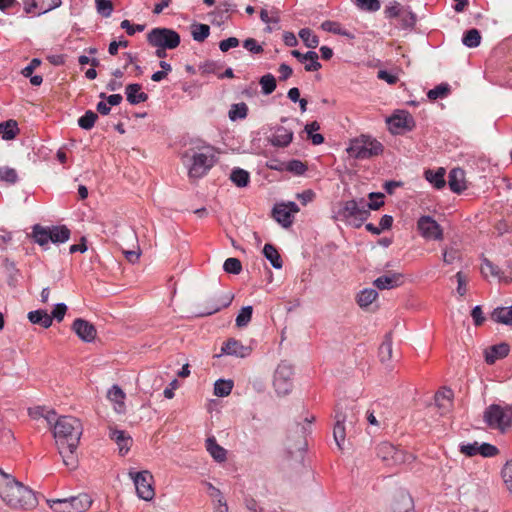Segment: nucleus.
<instances>
[{
	"instance_id": "nucleus-64",
	"label": "nucleus",
	"mask_w": 512,
	"mask_h": 512,
	"mask_svg": "<svg viewBox=\"0 0 512 512\" xmlns=\"http://www.w3.org/2000/svg\"><path fill=\"white\" fill-rule=\"evenodd\" d=\"M210 497L214 502L218 503V506H215V512H228V505L222 492L219 489H217L216 493H213Z\"/></svg>"
},
{
	"instance_id": "nucleus-60",
	"label": "nucleus",
	"mask_w": 512,
	"mask_h": 512,
	"mask_svg": "<svg viewBox=\"0 0 512 512\" xmlns=\"http://www.w3.org/2000/svg\"><path fill=\"white\" fill-rule=\"evenodd\" d=\"M501 474L507 490L512 494V460L506 462Z\"/></svg>"
},
{
	"instance_id": "nucleus-18",
	"label": "nucleus",
	"mask_w": 512,
	"mask_h": 512,
	"mask_svg": "<svg viewBox=\"0 0 512 512\" xmlns=\"http://www.w3.org/2000/svg\"><path fill=\"white\" fill-rule=\"evenodd\" d=\"M291 55L301 63H305L306 71L312 72L321 68V64L318 61V54L315 51H308L307 53L303 54L298 50H292Z\"/></svg>"
},
{
	"instance_id": "nucleus-1",
	"label": "nucleus",
	"mask_w": 512,
	"mask_h": 512,
	"mask_svg": "<svg viewBox=\"0 0 512 512\" xmlns=\"http://www.w3.org/2000/svg\"><path fill=\"white\" fill-rule=\"evenodd\" d=\"M49 428L57 444L66 445L67 448H77L83 433V425L78 418L57 415Z\"/></svg>"
},
{
	"instance_id": "nucleus-30",
	"label": "nucleus",
	"mask_w": 512,
	"mask_h": 512,
	"mask_svg": "<svg viewBox=\"0 0 512 512\" xmlns=\"http://www.w3.org/2000/svg\"><path fill=\"white\" fill-rule=\"evenodd\" d=\"M390 123L396 128L411 129L414 125V120L408 112L399 111L390 118Z\"/></svg>"
},
{
	"instance_id": "nucleus-17",
	"label": "nucleus",
	"mask_w": 512,
	"mask_h": 512,
	"mask_svg": "<svg viewBox=\"0 0 512 512\" xmlns=\"http://www.w3.org/2000/svg\"><path fill=\"white\" fill-rule=\"evenodd\" d=\"M221 352L226 355L245 358L251 354V348L244 346L240 341L234 338H230L223 343Z\"/></svg>"
},
{
	"instance_id": "nucleus-56",
	"label": "nucleus",
	"mask_w": 512,
	"mask_h": 512,
	"mask_svg": "<svg viewBox=\"0 0 512 512\" xmlns=\"http://www.w3.org/2000/svg\"><path fill=\"white\" fill-rule=\"evenodd\" d=\"M223 269L227 273L237 275L242 271V264L239 259L230 257L225 260Z\"/></svg>"
},
{
	"instance_id": "nucleus-6",
	"label": "nucleus",
	"mask_w": 512,
	"mask_h": 512,
	"mask_svg": "<svg viewBox=\"0 0 512 512\" xmlns=\"http://www.w3.org/2000/svg\"><path fill=\"white\" fill-rule=\"evenodd\" d=\"M483 417L490 428L505 432L512 423V405L491 404L484 411Z\"/></svg>"
},
{
	"instance_id": "nucleus-19",
	"label": "nucleus",
	"mask_w": 512,
	"mask_h": 512,
	"mask_svg": "<svg viewBox=\"0 0 512 512\" xmlns=\"http://www.w3.org/2000/svg\"><path fill=\"white\" fill-rule=\"evenodd\" d=\"M402 274L400 273H389L382 275L374 280V285L380 289H392L402 284Z\"/></svg>"
},
{
	"instance_id": "nucleus-38",
	"label": "nucleus",
	"mask_w": 512,
	"mask_h": 512,
	"mask_svg": "<svg viewBox=\"0 0 512 512\" xmlns=\"http://www.w3.org/2000/svg\"><path fill=\"white\" fill-rule=\"evenodd\" d=\"M392 337L391 333L385 335L384 341L379 347V358L382 363L389 362L392 359Z\"/></svg>"
},
{
	"instance_id": "nucleus-20",
	"label": "nucleus",
	"mask_w": 512,
	"mask_h": 512,
	"mask_svg": "<svg viewBox=\"0 0 512 512\" xmlns=\"http://www.w3.org/2000/svg\"><path fill=\"white\" fill-rule=\"evenodd\" d=\"M31 237L35 243H37L43 249H47L51 239L49 226L35 224L32 227Z\"/></svg>"
},
{
	"instance_id": "nucleus-16",
	"label": "nucleus",
	"mask_w": 512,
	"mask_h": 512,
	"mask_svg": "<svg viewBox=\"0 0 512 512\" xmlns=\"http://www.w3.org/2000/svg\"><path fill=\"white\" fill-rule=\"evenodd\" d=\"M294 132L291 128L284 126L275 127L273 133L269 137L271 145L279 148L287 147L293 140Z\"/></svg>"
},
{
	"instance_id": "nucleus-10",
	"label": "nucleus",
	"mask_w": 512,
	"mask_h": 512,
	"mask_svg": "<svg viewBox=\"0 0 512 512\" xmlns=\"http://www.w3.org/2000/svg\"><path fill=\"white\" fill-rule=\"evenodd\" d=\"M377 457L385 466L391 468L411 463L415 459V456L408 450H379Z\"/></svg>"
},
{
	"instance_id": "nucleus-29",
	"label": "nucleus",
	"mask_w": 512,
	"mask_h": 512,
	"mask_svg": "<svg viewBox=\"0 0 512 512\" xmlns=\"http://www.w3.org/2000/svg\"><path fill=\"white\" fill-rule=\"evenodd\" d=\"M51 239L54 244H62L69 240L70 230L65 225L49 226Z\"/></svg>"
},
{
	"instance_id": "nucleus-34",
	"label": "nucleus",
	"mask_w": 512,
	"mask_h": 512,
	"mask_svg": "<svg viewBox=\"0 0 512 512\" xmlns=\"http://www.w3.org/2000/svg\"><path fill=\"white\" fill-rule=\"evenodd\" d=\"M230 180L240 188L246 187L250 182V174L242 168H234L230 174Z\"/></svg>"
},
{
	"instance_id": "nucleus-35",
	"label": "nucleus",
	"mask_w": 512,
	"mask_h": 512,
	"mask_svg": "<svg viewBox=\"0 0 512 512\" xmlns=\"http://www.w3.org/2000/svg\"><path fill=\"white\" fill-rule=\"evenodd\" d=\"M63 464L70 470H75L79 466V455L77 450H59Z\"/></svg>"
},
{
	"instance_id": "nucleus-48",
	"label": "nucleus",
	"mask_w": 512,
	"mask_h": 512,
	"mask_svg": "<svg viewBox=\"0 0 512 512\" xmlns=\"http://www.w3.org/2000/svg\"><path fill=\"white\" fill-rule=\"evenodd\" d=\"M259 84L264 95H270L276 89V79L270 73L263 75Z\"/></svg>"
},
{
	"instance_id": "nucleus-44",
	"label": "nucleus",
	"mask_w": 512,
	"mask_h": 512,
	"mask_svg": "<svg viewBox=\"0 0 512 512\" xmlns=\"http://www.w3.org/2000/svg\"><path fill=\"white\" fill-rule=\"evenodd\" d=\"M321 28L324 31L331 32L336 35H342L349 38H353V35L350 32L342 28L341 24L335 21L326 20L321 24Z\"/></svg>"
},
{
	"instance_id": "nucleus-52",
	"label": "nucleus",
	"mask_w": 512,
	"mask_h": 512,
	"mask_svg": "<svg viewBox=\"0 0 512 512\" xmlns=\"http://www.w3.org/2000/svg\"><path fill=\"white\" fill-rule=\"evenodd\" d=\"M47 504L55 512H72L70 511L69 498L48 499Z\"/></svg>"
},
{
	"instance_id": "nucleus-3",
	"label": "nucleus",
	"mask_w": 512,
	"mask_h": 512,
	"mask_svg": "<svg viewBox=\"0 0 512 512\" xmlns=\"http://www.w3.org/2000/svg\"><path fill=\"white\" fill-rule=\"evenodd\" d=\"M182 159L188 167L190 178H202L214 166L215 155L212 147L204 145L196 151L191 148L185 151Z\"/></svg>"
},
{
	"instance_id": "nucleus-43",
	"label": "nucleus",
	"mask_w": 512,
	"mask_h": 512,
	"mask_svg": "<svg viewBox=\"0 0 512 512\" xmlns=\"http://www.w3.org/2000/svg\"><path fill=\"white\" fill-rule=\"evenodd\" d=\"M233 386L234 383L232 380L218 379L214 383V395L218 397H226L231 393Z\"/></svg>"
},
{
	"instance_id": "nucleus-32",
	"label": "nucleus",
	"mask_w": 512,
	"mask_h": 512,
	"mask_svg": "<svg viewBox=\"0 0 512 512\" xmlns=\"http://www.w3.org/2000/svg\"><path fill=\"white\" fill-rule=\"evenodd\" d=\"M263 254L265 258L271 263L275 269H281L283 262L277 249L272 244H265L263 248Z\"/></svg>"
},
{
	"instance_id": "nucleus-49",
	"label": "nucleus",
	"mask_w": 512,
	"mask_h": 512,
	"mask_svg": "<svg viewBox=\"0 0 512 512\" xmlns=\"http://www.w3.org/2000/svg\"><path fill=\"white\" fill-rule=\"evenodd\" d=\"M98 119L97 113L92 110H87L84 115L78 119V125L84 130H90L94 127Z\"/></svg>"
},
{
	"instance_id": "nucleus-14",
	"label": "nucleus",
	"mask_w": 512,
	"mask_h": 512,
	"mask_svg": "<svg viewBox=\"0 0 512 512\" xmlns=\"http://www.w3.org/2000/svg\"><path fill=\"white\" fill-rule=\"evenodd\" d=\"M335 424L333 427V437L338 448H342L346 440V426L348 415L346 412L336 409Z\"/></svg>"
},
{
	"instance_id": "nucleus-59",
	"label": "nucleus",
	"mask_w": 512,
	"mask_h": 512,
	"mask_svg": "<svg viewBox=\"0 0 512 512\" xmlns=\"http://www.w3.org/2000/svg\"><path fill=\"white\" fill-rule=\"evenodd\" d=\"M384 195L382 193L371 192L369 194V202H366V209L370 212V210H378L383 204Z\"/></svg>"
},
{
	"instance_id": "nucleus-39",
	"label": "nucleus",
	"mask_w": 512,
	"mask_h": 512,
	"mask_svg": "<svg viewBox=\"0 0 512 512\" xmlns=\"http://www.w3.org/2000/svg\"><path fill=\"white\" fill-rule=\"evenodd\" d=\"M492 318L498 323L512 325V305L496 308L492 313Z\"/></svg>"
},
{
	"instance_id": "nucleus-12",
	"label": "nucleus",
	"mask_w": 512,
	"mask_h": 512,
	"mask_svg": "<svg viewBox=\"0 0 512 512\" xmlns=\"http://www.w3.org/2000/svg\"><path fill=\"white\" fill-rule=\"evenodd\" d=\"M22 3L26 14L42 15L61 6L62 1L51 0L49 3H43L40 0H22Z\"/></svg>"
},
{
	"instance_id": "nucleus-31",
	"label": "nucleus",
	"mask_w": 512,
	"mask_h": 512,
	"mask_svg": "<svg viewBox=\"0 0 512 512\" xmlns=\"http://www.w3.org/2000/svg\"><path fill=\"white\" fill-rule=\"evenodd\" d=\"M445 169L438 168L436 171L427 170L425 171L426 180L433 185L436 189H442L446 185L445 181Z\"/></svg>"
},
{
	"instance_id": "nucleus-45",
	"label": "nucleus",
	"mask_w": 512,
	"mask_h": 512,
	"mask_svg": "<svg viewBox=\"0 0 512 512\" xmlns=\"http://www.w3.org/2000/svg\"><path fill=\"white\" fill-rule=\"evenodd\" d=\"M210 34V27L206 24H193L191 26V35L193 40L197 42H203L206 38H208Z\"/></svg>"
},
{
	"instance_id": "nucleus-42",
	"label": "nucleus",
	"mask_w": 512,
	"mask_h": 512,
	"mask_svg": "<svg viewBox=\"0 0 512 512\" xmlns=\"http://www.w3.org/2000/svg\"><path fill=\"white\" fill-rule=\"evenodd\" d=\"M462 43L468 48L478 47L481 43L480 32L475 28L466 31L463 35Z\"/></svg>"
},
{
	"instance_id": "nucleus-37",
	"label": "nucleus",
	"mask_w": 512,
	"mask_h": 512,
	"mask_svg": "<svg viewBox=\"0 0 512 512\" xmlns=\"http://www.w3.org/2000/svg\"><path fill=\"white\" fill-rule=\"evenodd\" d=\"M378 297V292L373 288H366L357 295V303L361 308L371 305Z\"/></svg>"
},
{
	"instance_id": "nucleus-46",
	"label": "nucleus",
	"mask_w": 512,
	"mask_h": 512,
	"mask_svg": "<svg viewBox=\"0 0 512 512\" xmlns=\"http://www.w3.org/2000/svg\"><path fill=\"white\" fill-rule=\"evenodd\" d=\"M320 129V125L317 121H313L311 123L306 124L305 131L308 134V137L311 139L314 145H320L324 142L323 135L319 133H314Z\"/></svg>"
},
{
	"instance_id": "nucleus-33",
	"label": "nucleus",
	"mask_w": 512,
	"mask_h": 512,
	"mask_svg": "<svg viewBox=\"0 0 512 512\" xmlns=\"http://www.w3.org/2000/svg\"><path fill=\"white\" fill-rule=\"evenodd\" d=\"M19 133L18 124L15 120H7L0 123V134L4 140H12Z\"/></svg>"
},
{
	"instance_id": "nucleus-51",
	"label": "nucleus",
	"mask_w": 512,
	"mask_h": 512,
	"mask_svg": "<svg viewBox=\"0 0 512 512\" xmlns=\"http://www.w3.org/2000/svg\"><path fill=\"white\" fill-rule=\"evenodd\" d=\"M450 93V86L447 83H441L435 88L431 89L427 93V97L430 100L442 99L448 96Z\"/></svg>"
},
{
	"instance_id": "nucleus-41",
	"label": "nucleus",
	"mask_w": 512,
	"mask_h": 512,
	"mask_svg": "<svg viewBox=\"0 0 512 512\" xmlns=\"http://www.w3.org/2000/svg\"><path fill=\"white\" fill-rule=\"evenodd\" d=\"M247 115L248 106L244 102L232 104L228 112V116L231 121L245 119Z\"/></svg>"
},
{
	"instance_id": "nucleus-28",
	"label": "nucleus",
	"mask_w": 512,
	"mask_h": 512,
	"mask_svg": "<svg viewBox=\"0 0 512 512\" xmlns=\"http://www.w3.org/2000/svg\"><path fill=\"white\" fill-rule=\"evenodd\" d=\"M28 319L32 324H38L43 328H49L52 325V317L47 311L38 309L28 313Z\"/></svg>"
},
{
	"instance_id": "nucleus-7",
	"label": "nucleus",
	"mask_w": 512,
	"mask_h": 512,
	"mask_svg": "<svg viewBox=\"0 0 512 512\" xmlns=\"http://www.w3.org/2000/svg\"><path fill=\"white\" fill-rule=\"evenodd\" d=\"M147 42L152 47L173 50L179 46L181 38L179 33L171 28L157 27L147 34Z\"/></svg>"
},
{
	"instance_id": "nucleus-63",
	"label": "nucleus",
	"mask_w": 512,
	"mask_h": 512,
	"mask_svg": "<svg viewBox=\"0 0 512 512\" xmlns=\"http://www.w3.org/2000/svg\"><path fill=\"white\" fill-rule=\"evenodd\" d=\"M315 421V416L307 413L301 423L297 424V428L303 433V435L310 434L312 431V424Z\"/></svg>"
},
{
	"instance_id": "nucleus-61",
	"label": "nucleus",
	"mask_w": 512,
	"mask_h": 512,
	"mask_svg": "<svg viewBox=\"0 0 512 512\" xmlns=\"http://www.w3.org/2000/svg\"><path fill=\"white\" fill-rule=\"evenodd\" d=\"M286 170L295 175H303L307 170V166L302 161L294 159L286 164Z\"/></svg>"
},
{
	"instance_id": "nucleus-27",
	"label": "nucleus",
	"mask_w": 512,
	"mask_h": 512,
	"mask_svg": "<svg viewBox=\"0 0 512 512\" xmlns=\"http://www.w3.org/2000/svg\"><path fill=\"white\" fill-rule=\"evenodd\" d=\"M452 398L453 391L449 388H443L435 394V404L444 413L452 406Z\"/></svg>"
},
{
	"instance_id": "nucleus-25",
	"label": "nucleus",
	"mask_w": 512,
	"mask_h": 512,
	"mask_svg": "<svg viewBox=\"0 0 512 512\" xmlns=\"http://www.w3.org/2000/svg\"><path fill=\"white\" fill-rule=\"evenodd\" d=\"M69 501L70 511L72 512H85L92 504L91 497L85 493L69 497Z\"/></svg>"
},
{
	"instance_id": "nucleus-54",
	"label": "nucleus",
	"mask_w": 512,
	"mask_h": 512,
	"mask_svg": "<svg viewBox=\"0 0 512 512\" xmlns=\"http://www.w3.org/2000/svg\"><path fill=\"white\" fill-rule=\"evenodd\" d=\"M260 19L265 24H278L280 22L279 11L275 8H272L270 11L266 9H261L260 11Z\"/></svg>"
},
{
	"instance_id": "nucleus-50",
	"label": "nucleus",
	"mask_w": 512,
	"mask_h": 512,
	"mask_svg": "<svg viewBox=\"0 0 512 512\" xmlns=\"http://www.w3.org/2000/svg\"><path fill=\"white\" fill-rule=\"evenodd\" d=\"M233 300V295L231 294H225L220 296L216 303L211 306L209 310H207L203 315H212L218 311H220L223 308L228 307Z\"/></svg>"
},
{
	"instance_id": "nucleus-22",
	"label": "nucleus",
	"mask_w": 512,
	"mask_h": 512,
	"mask_svg": "<svg viewBox=\"0 0 512 512\" xmlns=\"http://www.w3.org/2000/svg\"><path fill=\"white\" fill-rule=\"evenodd\" d=\"M125 93L127 101L132 105L143 103L148 99V95L141 91V85L138 83L128 84Z\"/></svg>"
},
{
	"instance_id": "nucleus-4",
	"label": "nucleus",
	"mask_w": 512,
	"mask_h": 512,
	"mask_svg": "<svg viewBox=\"0 0 512 512\" xmlns=\"http://www.w3.org/2000/svg\"><path fill=\"white\" fill-rule=\"evenodd\" d=\"M346 150L351 157L364 160L381 155L384 147L376 138L362 134L351 139Z\"/></svg>"
},
{
	"instance_id": "nucleus-57",
	"label": "nucleus",
	"mask_w": 512,
	"mask_h": 512,
	"mask_svg": "<svg viewBox=\"0 0 512 512\" xmlns=\"http://www.w3.org/2000/svg\"><path fill=\"white\" fill-rule=\"evenodd\" d=\"M96 10L103 17H110L113 12V4L110 0H95Z\"/></svg>"
},
{
	"instance_id": "nucleus-8",
	"label": "nucleus",
	"mask_w": 512,
	"mask_h": 512,
	"mask_svg": "<svg viewBox=\"0 0 512 512\" xmlns=\"http://www.w3.org/2000/svg\"><path fill=\"white\" fill-rule=\"evenodd\" d=\"M129 477L133 480L136 492L139 498L150 501L155 496L153 488V475L148 470L136 472L132 469L128 472Z\"/></svg>"
},
{
	"instance_id": "nucleus-23",
	"label": "nucleus",
	"mask_w": 512,
	"mask_h": 512,
	"mask_svg": "<svg viewBox=\"0 0 512 512\" xmlns=\"http://www.w3.org/2000/svg\"><path fill=\"white\" fill-rule=\"evenodd\" d=\"M509 353V345L506 343H500L491 346L485 352V361L488 364H494L498 359L506 357Z\"/></svg>"
},
{
	"instance_id": "nucleus-53",
	"label": "nucleus",
	"mask_w": 512,
	"mask_h": 512,
	"mask_svg": "<svg viewBox=\"0 0 512 512\" xmlns=\"http://www.w3.org/2000/svg\"><path fill=\"white\" fill-rule=\"evenodd\" d=\"M253 308L252 306H244L239 311L236 317V325L238 327H245L249 324L252 318Z\"/></svg>"
},
{
	"instance_id": "nucleus-21",
	"label": "nucleus",
	"mask_w": 512,
	"mask_h": 512,
	"mask_svg": "<svg viewBox=\"0 0 512 512\" xmlns=\"http://www.w3.org/2000/svg\"><path fill=\"white\" fill-rule=\"evenodd\" d=\"M448 185L451 191L461 193L466 189L464 171L460 168L452 169L448 176Z\"/></svg>"
},
{
	"instance_id": "nucleus-15",
	"label": "nucleus",
	"mask_w": 512,
	"mask_h": 512,
	"mask_svg": "<svg viewBox=\"0 0 512 512\" xmlns=\"http://www.w3.org/2000/svg\"><path fill=\"white\" fill-rule=\"evenodd\" d=\"M392 512H416L412 496L405 490L397 492L391 504Z\"/></svg>"
},
{
	"instance_id": "nucleus-11",
	"label": "nucleus",
	"mask_w": 512,
	"mask_h": 512,
	"mask_svg": "<svg viewBox=\"0 0 512 512\" xmlns=\"http://www.w3.org/2000/svg\"><path fill=\"white\" fill-rule=\"evenodd\" d=\"M419 234L427 240H442L443 229L431 216L424 215L417 220Z\"/></svg>"
},
{
	"instance_id": "nucleus-2",
	"label": "nucleus",
	"mask_w": 512,
	"mask_h": 512,
	"mask_svg": "<svg viewBox=\"0 0 512 512\" xmlns=\"http://www.w3.org/2000/svg\"><path fill=\"white\" fill-rule=\"evenodd\" d=\"M0 498L12 508L29 509L37 503L34 492L16 479L10 483H0Z\"/></svg>"
},
{
	"instance_id": "nucleus-9",
	"label": "nucleus",
	"mask_w": 512,
	"mask_h": 512,
	"mask_svg": "<svg viewBox=\"0 0 512 512\" xmlns=\"http://www.w3.org/2000/svg\"><path fill=\"white\" fill-rule=\"evenodd\" d=\"M273 386L279 396L289 394L293 386V367L287 362H281L274 373Z\"/></svg>"
},
{
	"instance_id": "nucleus-13",
	"label": "nucleus",
	"mask_w": 512,
	"mask_h": 512,
	"mask_svg": "<svg viewBox=\"0 0 512 512\" xmlns=\"http://www.w3.org/2000/svg\"><path fill=\"white\" fill-rule=\"evenodd\" d=\"M72 330L84 342H92L96 338L95 326L87 320L77 318L72 324Z\"/></svg>"
},
{
	"instance_id": "nucleus-26",
	"label": "nucleus",
	"mask_w": 512,
	"mask_h": 512,
	"mask_svg": "<svg viewBox=\"0 0 512 512\" xmlns=\"http://www.w3.org/2000/svg\"><path fill=\"white\" fill-rule=\"evenodd\" d=\"M272 214L273 218L284 228H289L293 223L294 217L282 204H276L272 210Z\"/></svg>"
},
{
	"instance_id": "nucleus-62",
	"label": "nucleus",
	"mask_w": 512,
	"mask_h": 512,
	"mask_svg": "<svg viewBox=\"0 0 512 512\" xmlns=\"http://www.w3.org/2000/svg\"><path fill=\"white\" fill-rule=\"evenodd\" d=\"M356 5L361 9L369 12H376L380 9L379 0H356Z\"/></svg>"
},
{
	"instance_id": "nucleus-24",
	"label": "nucleus",
	"mask_w": 512,
	"mask_h": 512,
	"mask_svg": "<svg viewBox=\"0 0 512 512\" xmlns=\"http://www.w3.org/2000/svg\"><path fill=\"white\" fill-rule=\"evenodd\" d=\"M28 413L29 416L34 420L44 419L49 427L52 426L57 416L55 410L47 409L46 407L42 406L30 408Z\"/></svg>"
},
{
	"instance_id": "nucleus-36",
	"label": "nucleus",
	"mask_w": 512,
	"mask_h": 512,
	"mask_svg": "<svg viewBox=\"0 0 512 512\" xmlns=\"http://www.w3.org/2000/svg\"><path fill=\"white\" fill-rule=\"evenodd\" d=\"M108 398L115 403V410L118 412V413H121L123 412L124 410V399H125V394L124 392L122 391V389L117 386V385H114L109 391H108Z\"/></svg>"
},
{
	"instance_id": "nucleus-58",
	"label": "nucleus",
	"mask_w": 512,
	"mask_h": 512,
	"mask_svg": "<svg viewBox=\"0 0 512 512\" xmlns=\"http://www.w3.org/2000/svg\"><path fill=\"white\" fill-rule=\"evenodd\" d=\"M0 179L9 184H15L18 181V174L14 168L2 167L0 168Z\"/></svg>"
},
{
	"instance_id": "nucleus-47",
	"label": "nucleus",
	"mask_w": 512,
	"mask_h": 512,
	"mask_svg": "<svg viewBox=\"0 0 512 512\" xmlns=\"http://www.w3.org/2000/svg\"><path fill=\"white\" fill-rule=\"evenodd\" d=\"M299 37L308 48H316L319 44V38L309 28H303L299 31Z\"/></svg>"
},
{
	"instance_id": "nucleus-40",
	"label": "nucleus",
	"mask_w": 512,
	"mask_h": 512,
	"mask_svg": "<svg viewBox=\"0 0 512 512\" xmlns=\"http://www.w3.org/2000/svg\"><path fill=\"white\" fill-rule=\"evenodd\" d=\"M109 436L115 441L119 448H129L133 443L130 435L122 430H111Z\"/></svg>"
},
{
	"instance_id": "nucleus-55",
	"label": "nucleus",
	"mask_w": 512,
	"mask_h": 512,
	"mask_svg": "<svg viewBox=\"0 0 512 512\" xmlns=\"http://www.w3.org/2000/svg\"><path fill=\"white\" fill-rule=\"evenodd\" d=\"M481 273L485 277H488V276L498 277L501 273V270L497 265L493 264L490 260H488L487 258H484L482 260Z\"/></svg>"
},
{
	"instance_id": "nucleus-5",
	"label": "nucleus",
	"mask_w": 512,
	"mask_h": 512,
	"mask_svg": "<svg viewBox=\"0 0 512 512\" xmlns=\"http://www.w3.org/2000/svg\"><path fill=\"white\" fill-rule=\"evenodd\" d=\"M369 215L370 212L366 209V201L363 198L344 202L338 211V217L346 224L355 228L361 227Z\"/></svg>"
}]
</instances>
